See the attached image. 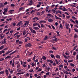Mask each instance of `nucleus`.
<instances>
[{"instance_id": "49530a36", "label": "nucleus", "mask_w": 78, "mask_h": 78, "mask_svg": "<svg viewBox=\"0 0 78 78\" xmlns=\"http://www.w3.org/2000/svg\"><path fill=\"white\" fill-rule=\"evenodd\" d=\"M70 65L72 67H74L75 66L74 65V64H73V63H70Z\"/></svg>"}, {"instance_id": "6e6552de", "label": "nucleus", "mask_w": 78, "mask_h": 78, "mask_svg": "<svg viewBox=\"0 0 78 78\" xmlns=\"http://www.w3.org/2000/svg\"><path fill=\"white\" fill-rule=\"evenodd\" d=\"M47 16L48 17H53V16L50 13H48L47 14Z\"/></svg>"}, {"instance_id": "c756f323", "label": "nucleus", "mask_w": 78, "mask_h": 78, "mask_svg": "<svg viewBox=\"0 0 78 78\" xmlns=\"http://www.w3.org/2000/svg\"><path fill=\"white\" fill-rule=\"evenodd\" d=\"M4 73H5L4 71L0 72V74H4Z\"/></svg>"}, {"instance_id": "7c9ffc66", "label": "nucleus", "mask_w": 78, "mask_h": 78, "mask_svg": "<svg viewBox=\"0 0 78 78\" xmlns=\"http://www.w3.org/2000/svg\"><path fill=\"white\" fill-rule=\"evenodd\" d=\"M74 37L75 38H77L78 37V35L76 34H75L74 35Z\"/></svg>"}, {"instance_id": "4c0bfd02", "label": "nucleus", "mask_w": 78, "mask_h": 78, "mask_svg": "<svg viewBox=\"0 0 78 78\" xmlns=\"http://www.w3.org/2000/svg\"><path fill=\"white\" fill-rule=\"evenodd\" d=\"M20 58V55H17L16 57L14 59H15L16 58Z\"/></svg>"}, {"instance_id": "37998d69", "label": "nucleus", "mask_w": 78, "mask_h": 78, "mask_svg": "<svg viewBox=\"0 0 78 78\" xmlns=\"http://www.w3.org/2000/svg\"><path fill=\"white\" fill-rule=\"evenodd\" d=\"M64 73L65 74H68V75L69 74V73H68V72L67 71H66V72L65 71V72H64Z\"/></svg>"}, {"instance_id": "39448f33", "label": "nucleus", "mask_w": 78, "mask_h": 78, "mask_svg": "<svg viewBox=\"0 0 78 78\" xmlns=\"http://www.w3.org/2000/svg\"><path fill=\"white\" fill-rule=\"evenodd\" d=\"M33 29L35 30H37L39 29V28L37 27H33Z\"/></svg>"}, {"instance_id": "de8ad7c7", "label": "nucleus", "mask_w": 78, "mask_h": 78, "mask_svg": "<svg viewBox=\"0 0 78 78\" xmlns=\"http://www.w3.org/2000/svg\"><path fill=\"white\" fill-rule=\"evenodd\" d=\"M9 72H10V73L11 74H12L13 73V70L12 69H11L10 70V71Z\"/></svg>"}, {"instance_id": "5701e85b", "label": "nucleus", "mask_w": 78, "mask_h": 78, "mask_svg": "<svg viewBox=\"0 0 78 78\" xmlns=\"http://www.w3.org/2000/svg\"><path fill=\"white\" fill-rule=\"evenodd\" d=\"M4 47V45H2L0 47V51L2 50Z\"/></svg>"}, {"instance_id": "2f4dec72", "label": "nucleus", "mask_w": 78, "mask_h": 78, "mask_svg": "<svg viewBox=\"0 0 78 78\" xmlns=\"http://www.w3.org/2000/svg\"><path fill=\"white\" fill-rule=\"evenodd\" d=\"M3 6H4L3 4L2 3H0V8L2 7Z\"/></svg>"}, {"instance_id": "473e14b6", "label": "nucleus", "mask_w": 78, "mask_h": 78, "mask_svg": "<svg viewBox=\"0 0 78 78\" xmlns=\"http://www.w3.org/2000/svg\"><path fill=\"white\" fill-rule=\"evenodd\" d=\"M36 55H34V57L33 58L32 60L33 61L34 60H35L36 58Z\"/></svg>"}, {"instance_id": "69168bd1", "label": "nucleus", "mask_w": 78, "mask_h": 78, "mask_svg": "<svg viewBox=\"0 0 78 78\" xmlns=\"http://www.w3.org/2000/svg\"><path fill=\"white\" fill-rule=\"evenodd\" d=\"M73 62V60H70L69 61H68V62Z\"/></svg>"}, {"instance_id": "423d86ee", "label": "nucleus", "mask_w": 78, "mask_h": 78, "mask_svg": "<svg viewBox=\"0 0 78 78\" xmlns=\"http://www.w3.org/2000/svg\"><path fill=\"white\" fill-rule=\"evenodd\" d=\"M58 39L56 38H55V39H52V41L53 42H57L58 41Z\"/></svg>"}, {"instance_id": "5fc2aeb1", "label": "nucleus", "mask_w": 78, "mask_h": 78, "mask_svg": "<svg viewBox=\"0 0 78 78\" xmlns=\"http://www.w3.org/2000/svg\"><path fill=\"white\" fill-rule=\"evenodd\" d=\"M10 53V52L9 51H7L6 53V55H8V54H9V53Z\"/></svg>"}, {"instance_id": "7ed1b4c3", "label": "nucleus", "mask_w": 78, "mask_h": 78, "mask_svg": "<svg viewBox=\"0 0 78 78\" xmlns=\"http://www.w3.org/2000/svg\"><path fill=\"white\" fill-rule=\"evenodd\" d=\"M46 22L44 20H41L40 21V22H39V23L41 24H42V23H46Z\"/></svg>"}, {"instance_id": "79ce46f5", "label": "nucleus", "mask_w": 78, "mask_h": 78, "mask_svg": "<svg viewBox=\"0 0 78 78\" xmlns=\"http://www.w3.org/2000/svg\"><path fill=\"white\" fill-rule=\"evenodd\" d=\"M19 34V32H17L14 35V36H16V35H18Z\"/></svg>"}, {"instance_id": "2eb2a0df", "label": "nucleus", "mask_w": 78, "mask_h": 78, "mask_svg": "<svg viewBox=\"0 0 78 78\" xmlns=\"http://www.w3.org/2000/svg\"><path fill=\"white\" fill-rule=\"evenodd\" d=\"M32 20H39V18L37 17H34V18H33Z\"/></svg>"}, {"instance_id": "4d7b16f0", "label": "nucleus", "mask_w": 78, "mask_h": 78, "mask_svg": "<svg viewBox=\"0 0 78 78\" xmlns=\"http://www.w3.org/2000/svg\"><path fill=\"white\" fill-rule=\"evenodd\" d=\"M23 66V67H24V68H26L27 66H26L25 64H23L22 65Z\"/></svg>"}, {"instance_id": "052dcab7", "label": "nucleus", "mask_w": 78, "mask_h": 78, "mask_svg": "<svg viewBox=\"0 0 78 78\" xmlns=\"http://www.w3.org/2000/svg\"><path fill=\"white\" fill-rule=\"evenodd\" d=\"M19 41H20V40L18 39V40H17L16 41V43H19Z\"/></svg>"}, {"instance_id": "09e8293b", "label": "nucleus", "mask_w": 78, "mask_h": 78, "mask_svg": "<svg viewBox=\"0 0 78 78\" xmlns=\"http://www.w3.org/2000/svg\"><path fill=\"white\" fill-rule=\"evenodd\" d=\"M14 10H11L10 11V14H12V12H13V11H14Z\"/></svg>"}, {"instance_id": "ea45409f", "label": "nucleus", "mask_w": 78, "mask_h": 78, "mask_svg": "<svg viewBox=\"0 0 78 78\" xmlns=\"http://www.w3.org/2000/svg\"><path fill=\"white\" fill-rule=\"evenodd\" d=\"M42 70V69L40 68L38 70V71H37V72H38V71H39V72H40V71H41Z\"/></svg>"}, {"instance_id": "8fccbe9b", "label": "nucleus", "mask_w": 78, "mask_h": 78, "mask_svg": "<svg viewBox=\"0 0 78 78\" xmlns=\"http://www.w3.org/2000/svg\"><path fill=\"white\" fill-rule=\"evenodd\" d=\"M74 30L76 32L78 33V30L76 28H75Z\"/></svg>"}, {"instance_id": "c03bdc74", "label": "nucleus", "mask_w": 78, "mask_h": 78, "mask_svg": "<svg viewBox=\"0 0 78 78\" xmlns=\"http://www.w3.org/2000/svg\"><path fill=\"white\" fill-rule=\"evenodd\" d=\"M46 69L47 70H48V72H49L50 70V68L48 67V68H47V67H46Z\"/></svg>"}, {"instance_id": "a18cd8bd", "label": "nucleus", "mask_w": 78, "mask_h": 78, "mask_svg": "<svg viewBox=\"0 0 78 78\" xmlns=\"http://www.w3.org/2000/svg\"><path fill=\"white\" fill-rule=\"evenodd\" d=\"M31 65L33 67H34L35 66V64L34 63V62L31 64Z\"/></svg>"}, {"instance_id": "dca6fc26", "label": "nucleus", "mask_w": 78, "mask_h": 78, "mask_svg": "<svg viewBox=\"0 0 78 78\" xmlns=\"http://www.w3.org/2000/svg\"><path fill=\"white\" fill-rule=\"evenodd\" d=\"M22 22V21H21L20 22H19L18 24H17V25H16V26H18L20 25V24Z\"/></svg>"}, {"instance_id": "412c9836", "label": "nucleus", "mask_w": 78, "mask_h": 78, "mask_svg": "<svg viewBox=\"0 0 78 78\" xmlns=\"http://www.w3.org/2000/svg\"><path fill=\"white\" fill-rule=\"evenodd\" d=\"M63 11H67V9H66V8H65V7H64V6H63Z\"/></svg>"}, {"instance_id": "a211bd4d", "label": "nucleus", "mask_w": 78, "mask_h": 78, "mask_svg": "<svg viewBox=\"0 0 78 78\" xmlns=\"http://www.w3.org/2000/svg\"><path fill=\"white\" fill-rule=\"evenodd\" d=\"M7 42L6 41H2L1 43L2 45H3V44H5V43Z\"/></svg>"}, {"instance_id": "f257e3e1", "label": "nucleus", "mask_w": 78, "mask_h": 78, "mask_svg": "<svg viewBox=\"0 0 78 78\" xmlns=\"http://www.w3.org/2000/svg\"><path fill=\"white\" fill-rule=\"evenodd\" d=\"M3 10L4 11L3 12V14H5V13H6V12H8V9H6V8H4L3 9Z\"/></svg>"}, {"instance_id": "f3484780", "label": "nucleus", "mask_w": 78, "mask_h": 78, "mask_svg": "<svg viewBox=\"0 0 78 78\" xmlns=\"http://www.w3.org/2000/svg\"><path fill=\"white\" fill-rule=\"evenodd\" d=\"M11 55L10 56H7L5 58V59H8V58H9V59L10 58H11Z\"/></svg>"}, {"instance_id": "680f3d73", "label": "nucleus", "mask_w": 78, "mask_h": 78, "mask_svg": "<svg viewBox=\"0 0 78 78\" xmlns=\"http://www.w3.org/2000/svg\"><path fill=\"white\" fill-rule=\"evenodd\" d=\"M4 37H5V35H3L2 36H1V38L2 39H3L4 38Z\"/></svg>"}, {"instance_id": "4be33fe9", "label": "nucleus", "mask_w": 78, "mask_h": 78, "mask_svg": "<svg viewBox=\"0 0 78 78\" xmlns=\"http://www.w3.org/2000/svg\"><path fill=\"white\" fill-rule=\"evenodd\" d=\"M31 32H32V33H34V34H35L36 33V32L35 30H34L33 29L32 30H31Z\"/></svg>"}, {"instance_id": "9b49d317", "label": "nucleus", "mask_w": 78, "mask_h": 78, "mask_svg": "<svg viewBox=\"0 0 78 78\" xmlns=\"http://www.w3.org/2000/svg\"><path fill=\"white\" fill-rule=\"evenodd\" d=\"M66 28L67 29H69V24H66Z\"/></svg>"}, {"instance_id": "a878e982", "label": "nucleus", "mask_w": 78, "mask_h": 78, "mask_svg": "<svg viewBox=\"0 0 78 78\" xmlns=\"http://www.w3.org/2000/svg\"><path fill=\"white\" fill-rule=\"evenodd\" d=\"M15 64V62L14 60H13L12 63V66L13 67Z\"/></svg>"}, {"instance_id": "a19ab883", "label": "nucleus", "mask_w": 78, "mask_h": 78, "mask_svg": "<svg viewBox=\"0 0 78 78\" xmlns=\"http://www.w3.org/2000/svg\"><path fill=\"white\" fill-rule=\"evenodd\" d=\"M48 37L47 36H45L44 38V40H46L48 39Z\"/></svg>"}, {"instance_id": "c9c22d12", "label": "nucleus", "mask_w": 78, "mask_h": 78, "mask_svg": "<svg viewBox=\"0 0 78 78\" xmlns=\"http://www.w3.org/2000/svg\"><path fill=\"white\" fill-rule=\"evenodd\" d=\"M70 21H71L72 22H73V23H74L75 24H76V23L72 19H70Z\"/></svg>"}, {"instance_id": "b1692460", "label": "nucleus", "mask_w": 78, "mask_h": 78, "mask_svg": "<svg viewBox=\"0 0 78 78\" xmlns=\"http://www.w3.org/2000/svg\"><path fill=\"white\" fill-rule=\"evenodd\" d=\"M25 22L27 24V26H28V25H29V21H25Z\"/></svg>"}, {"instance_id": "4468645a", "label": "nucleus", "mask_w": 78, "mask_h": 78, "mask_svg": "<svg viewBox=\"0 0 78 78\" xmlns=\"http://www.w3.org/2000/svg\"><path fill=\"white\" fill-rule=\"evenodd\" d=\"M33 1L32 0H31L30 1V3L29 4V5H32L33 4Z\"/></svg>"}, {"instance_id": "0e129e2a", "label": "nucleus", "mask_w": 78, "mask_h": 78, "mask_svg": "<svg viewBox=\"0 0 78 78\" xmlns=\"http://www.w3.org/2000/svg\"><path fill=\"white\" fill-rule=\"evenodd\" d=\"M16 24V23H14L12 24V25L13 26H15Z\"/></svg>"}, {"instance_id": "0eeeda50", "label": "nucleus", "mask_w": 78, "mask_h": 78, "mask_svg": "<svg viewBox=\"0 0 78 78\" xmlns=\"http://www.w3.org/2000/svg\"><path fill=\"white\" fill-rule=\"evenodd\" d=\"M32 46L31 44L30 43H28L26 45L27 47H30Z\"/></svg>"}, {"instance_id": "774afa93", "label": "nucleus", "mask_w": 78, "mask_h": 78, "mask_svg": "<svg viewBox=\"0 0 78 78\" xmlns=\"http://www.w3.org/2000/svg\"><path fill=\"white\" fill-rule=\"evenodd\" d=\"M41 28H44V25L43 24H41Z\"/></svg>"}, {"instance_id": "58836bf2", "label": "nucleus", "mask_w": 78, "mask_h": 78, "mask_svg": "<svg viewBox=\"0 0 78 78\" xmlns=\"http://www.w3.org/2000/svg\"><path fill=\"white\" fill-rule=\"evenodd\" d=\"M38 23H34L33 24V26H37Z\"/></svg>"}, {"instance_id": "f03ea898", "label": "nucleus", "mask_w": 78, "mask_h": 78, "mask_svg": "<svg viewBox=\"0 0 78 78\" xmlns=\"http://www.w3.org/2000/svg\"><path fill=\"white\" fill-rule=\"evenodd\" d=\"M55 57L58 59H60L61 58V57L59 55H56L55 56Z\"/></svg>"}, {"instance_id": "e2e57ef3", "label": "nucleus", "mask_w": 78, "mask_h": 78, "mask_svg": "<svg viewBox=\"0 0 78 78\" xmlns=\"http://www.w3.org/2000/svg\"><path fill=\"white\" fill-rule=\"evenodd\" d=\"M63 56L65 58H66V59H68V57H67L66 55H64Z\"/></svg>"}, {"instance_id": "3c124183", "label": "nucleus", "mask_w": 78, "mask_h": 78, "mask_svg": "<svg viewBox=\"0 0 78 78\" xmlns=\"http://www.w3.org/2000/svg\"><path fill=\"white\" fill-rule=\"evenodd\" d=\"M77 46H75V47L74 48H73V51H74L76 49V48L77 47Z\"/></svg>"}, {"instance_id": "338daca9", "label": "nucleus", "mask_w": 78, "mask_h": 78, "mask_svg": "<svg viewBox=\"0 0 78 78\" xmlns=\"http://www.w3.org/2000/svg\"><path fill=\"white\" fill-rule=\"evenodd\" d=\"M35 11L34 10H32L30 11V13H33V12H34Z\"/></svg>"}, {"instance_id": "bf43d9fd", "label": "nucleus", "mask_w": 78, "mask_h": 78, "mask_svg": "<svg viewBox=\"0 0 78 78\" xmlns=\"http://www.w3.org/2000/svg\"><path fill=\"white\" fill-rule=\"evenodd\" d=\"M37 26H38V27L39 28H41V26H40V25L39 24V23H38L37 24Z\"/></svg>"}, {"instance_id": "72a5a7b5", "label": "nucleus", "mask_w": 78, "mask_h": 78, "mask_svg": "<svg viewBox=\"0 0 78 78\" xmlns=\"http://www.w3.org/2000/svg\"><path fill=\"white\" fill-rule=\"evenodd\" d=\"M53 51L52 50H51V51H49V54H52L53 53Z\"/></svg>"}, {"instance_id": "6e6d98bb", "label": "nucleus", "mask_w": 78, "mask_h": 78, "mask_svg": "<svg viewBox=\"0 0 78 78\" xmlns=\"http://www.w3.org/2000/svg\"><path fill=\"white\" fill-rule=\"evenodd\" d=\"M8 48H9V47H7L5 48L3 50L5 51H6L8 50Z\"/></svg>"}, {"instance_id": "f8f14e48", "label": "nucleus", "mask_w": 78, "mask_h": 78, "mask_svg": "<svg viewBox=\"0 0 78 78\" xmlns=\"http://www.w3.org/2000/svg\"><path fill=\"white\" fill-rule=\"evenodd\" d=\"M53 21V20L51 19H49L48 20V21L49 23H51Z\"/></svg>"}, {"instance_id": "c85d7f7f", "label": "nucleus", "mask_w": 78, "mask_h": 78, "mask_svg": "<svg viewBox=\"0 0 78 78\" xmlns=\"http://www.w3.org/2000/svg\"><path fill=\"white\" fill-rule=\"evenodd\" d=\"M23 35H24L26 34V30H24L23 32Z\"/></svg>"}, {"instance_id": "603ef678", "label": "nucleus", "mask_w": 78, "mask_h": 78, "mask_svg": "<svg viewBox=\"0 0 78 78\" xmlns=\"http://www.w3.org/2000/svg\"><path fill=\"white\" fill-rule=\"evenodd\" d=\"M10 6L12 7H14L15 6V5L13 4H11Z\"/></svg>"}, {"instance_id": "cd10ccee", "label": "nucleus", "mask_w": 78, "mask_h": 78, "mask_svg": "<svg viewBox=\"0 0 78 78\" xmlns=\"http://www.w3.org/2000/svg\"><path fill=\"white\" fill-rule=\"evenodd\" d=\"M58 67H62V68H63V65L62 64L61 65H59L58 66Z\"/></svg>"}, {"instance_id": "bb28decb", "label": "nucleus", "mask_w": 78, "mask_h": 78, "mask_svg": "<svg viewBox=\"0 0 78 78\" xmlns=\"http://www.w3.org/2000/svg\"><path fill=\"white\" fill-rule=\"evenodd\" d=\"M42 58L43 60H46V58L45 56H43L42 57Z\"/></svg>"}, {"instance_id": "13d9d810", "label": "nucleus", "mask_w": 78, "mask_h": 78, "mask_svg": "<svg viewBox=\"0 0 78 78\" xmlns=\"http://www.w3.org/2000/svg\"><path fill=\"white\" fill-rule=\"evenodd\" d=\"M52 11L54 13H55L56 12V11L54 9H52Z\"/></svg>"}, {"instance_id": "1a4fd4ad", "label": "nucleus", "mask_w": 78, "mask_h": 78, "mask_svg": "<svg viewBox=\"0 0 78 78\" xmlns=\"http://www.w3.org/2000/svg\"><path fill=\"white\" fill-rule=\"evenodd\" d=\"M16 52H17V51L16 50H15L14 51H13V52H12V53H10L9 54V55H11L12 54H13L15 53H16Z\"/></svg>"}, {"instance_id": "393cba45", "label": "nucleus", "mask_w": 78, "mask_h": 78, "mask_svg": "<svg viewBox=\"0 0 78 78\" xmlns=\"http://www.w3.org/2000/svg\"><path fill=\"white\" fill-rule=\"evenodd\" d=\"M55 17L57 20H58V19H60V20H61V18H60V19L59 18H58V16H56V15H55Z\"/></svg>"}, {"instance_id": "f704fd0d", "label": "nucleus", "mask_w": 78, "mask_h": 78, "mask_svg": "<svg viewBox=\"0 0 78 78\" xmlns=\"http://www.w3.org/2000/svg\"><path fill=\"white\" fill-rule=\"evenodd\" d=\"M33 69H31V70L30 69V70H29L28 71V72H31V73H32L33 72Z\"/></svg>"}, {"instance_id": "aec40b11", "label": "nucleus", "mask_w": 78, "mask_h": 78, "mask_svg": "<svg viewBox=\"0 0 78 78\" xmlns=\"http://www.w3.org/2000/svg\"><path fill=\"white\" fill-rule=\"evenodd\" d=\"M27 38L29 39V40H30V39L29 37H26L25 40V42H27V41H28V39H27Z\"/></svg>"}, {"instance_id": "ddd939ff", "label": "nucleus", "mask_w": 78, "mask_h": 78, "mask_svg": "<svg viewBox=\"0 0 78 78\" xmlns=\"http://www.w3.org/2000/svg\"><path fill=\"white\" fill-rule=\"evenodd\" d=\"M24 9H25V8L24 7H21L19 9V11H21V10Z\"/></svg>"}, {"instance_id": "6ab92c4d", "label": "nucleus", "mask_w": 78, "mask_h": 78, "mask_svg": "<svg viewBox=\"0 0 78 78\" xmlns=\"http://www.w3.org/2000/svg\"><path fill=\"white\" fill-rule=\"evenodd\" d=\"M2 53H5V51L4 50H2L0 51V55H1Z\"/></svg>"}, {"instance_id": "864d4df0", "label": "nucleus", "mask_w": 78, "mask_h": 78, "mask_svg": "<svg viewBox=\"0 0 78 78\" xmlns=\"http://www.w3.org/2000/svg\"><path fill=\"white\" fill-rule=\"evenodd\" d=\"M60 28L62 29H63V27H62V24L61 23L60 24Z\"/></svg>"}, {"instance_id": "9d476101", "label": "nucleus", "mask_w": 78, "mask_h": 78, "mask_svg": "<svg viewBox=\"0 0 78 78\" xmlns=\"http://www.w3.org/2000/svg\"><path fill=\"white\" fill-rule=\"evenodd\" d=\"M58 13H60V14H62V12L59 10H58L56 12V15Z\"/></svg>"}, {"instance_id": "e433bc0d", "label": "nucleus", "mask_w": 78, "mask_h": 78, "mask_svg": "<svg viewBox=\"0 0 78 78\" xmlns=\"http://www.w3.org/2000/svg\"><path fill=\"white\" fill-rule=\"evenodd\" d=\"M50 55H51V57L52 58H53V57H54L55 56L54 55L52 54H51Z\"/></svg>"}, {"instance_id": "20e7f679", "label": "nucleus", "mask_w": 78, "mask_h": 78, "mask_svg": "<svg viewBox=\"0 0 78 78\" xmlns=\"http://www.w3.org/2000/svg\"><path fill=\"white\" fill-rule=\"evenodd\" d=\"M5 72L6 74L7 75V76H8L9 74V72L8 70L7 69H5Z\"/></svg>"}]
</instances>
